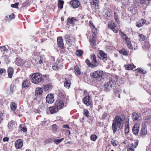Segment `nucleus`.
Instances as JSON below:
<instances>
[{
    "mask_svg": "<svg viewBox=\"0 0 151 151\" xmlns=\"http://www.w3.org/2000/svg\"><path fill=\"white\" fill-rule=\"evenodd\" d=\"M124 121L119 116H116L113 121L112 127L113 132L114 134L116 131L117 128L121 129L123 126Z\"/></svg>",
    "mask_w": 151,
    "mask_h": 151,
    "instance_id": "obj_1",
    "label": "nucleus"
},
{
    "mask_svg": "<svg viewBox=\"0 0 151 151\" xmlns=\"http://www.w3.org/2000/svg\"><path fill=\"white\" fill-rule=\"evenodd\" d=\"M46 76L44 75L43 76L41 74L36 73H34L31 76V81L34 84H38L40 83L43 82V78H46Z\"/></svg>",
    "mask_w": 151,
    "mask_h": 151,
    "instance_id": "obj_2",
    "label": "nucleus"
},
{
    "mask_svg": "<svg viewBox=\"0 0 151 151\" xmlns=\"http://www.w3.org/2000/svg\"><path fill=\"white\" fill-rule=\"evenodd\" d=\"M32 56L35 60L40 64L42 63L45 59L44 56L40 55V53L37 50H35L33 52Z\"/></svg>",
    "mask_w": 151,
    "mask_h": 151,
    "instance_id": "obj_3",
    "label": "nucleus"
},
{
    "mask_svg": "<svg viewBox=\"0 0 151 151\" xmlns=\"http://www.w3.org/2000/svg\"><path fill=\"white\" fill-rule=\"evenodd\" d=\"M89 24L92 30V32L94 34L93 35V37L92 38V39L91 40V38H90L89 40L91 45H92L93 47L94 48L96 45L94 34L96 32L97 29L95 27L92 21H90Z\"/></svg>",
    "mask_w": 151,
    "mask_h": 151,
    "instance_id": "obj_4",
    "label": "nucleus"
},
{
    "mask_svg": "<svg viewBox=\"0 0 151 151\" xmlns=\"http://www.w3.org/2000/svg\"><path fill=\"white\" fill-rule=\"evenodd\" d=\"M66 100V99L65 98L64 95L60 96L59 95L57 100L55 103V105L59 109H62L64 106V103Z\"/></svg>",
    "mask_w": 151,
    "mask_h": 151,
    "instance_id": "obj_5",
    "label": "nucleus"
},
{
    "mask_svg": "<svg viewBox=\"0 0 151 151\" xmlns=\"http://www.w3.org/2000/svg\"><path fill=\"white\" fill-rule=\"evenodd\" d=\"M117 81V79L116 78H111L109 81L104 85V88L105 90L106 91L110 90L112 87L116 84Z\"/></svg>",
    "mask_w": 151,
    "mask_h": 151,
    "instance_id": "obj_6",
    "label": "nucleus"
},
{
    "mask_svg": "<svg viewBox=\"0 0 151 151\" xmlns=\"http://www.w3.org/2000/svg\"><path fill=\"white\" fill-rule=\"evenodd\" d=\"M121 35L123 39V41L127 44L128 48L129 49H132L133 47L131 45L130 39L125 34L122 32H121Z\"/></svg>",
    "mask_w": 151,
    "mask_h": 151,
    "instance_id": "obj_7",
    "label": "nucleus"
},
{
    "mask_svg": "<svg viewBox=\"0 0 151 151\" xmlns=\"http://www.w3.org/2000/svg\"><path fill=\"white\" fill-rule=\"evenodd\" d=\"M104 74L103 71L98 70L94 71L91 74V76L92 78H100L102 77Z\"/></svg>",
    "mask_w": 151,
    "mask_h": 151,
    "instance_id": "obj_8",
    "label": "nucleus"
},
{
    "mask_svg": "<svg viewBox=\"0 0 151 151\" xmlns=\"http://www.w3.org/2000/svg\"><path fill=\"white\" fill-rule=\"evenodd\" d=\"M104 17L106 19H109L112 17V12L109 8L105 9L104 11Z\"/></svg>",
    "mask_w": 151,
    "mask_h": 151,
    "instance_id": "obj_9",
    "label": "nucleus"
},
{
    "mask_svg": "<svg viewBox=\"0 0 151 151\" xmlns=\"http://www.w3.org/2000/svg\"><path fill=\"white\" fill-rule=\"evenodd\" d=\"M138 143V141L137 140L134 143L129 145L128 147L127 151H134V149L137 147Z\"/></svg>",
    "mask_w": 151,
    "mask_h": 151,
    "instance_id": "obj_10",
    "label": "nucleus"
},
{
    "mask_svg": "<svg viewBox=\"0 0 151 151\" xmlns=\"http://www.w3.org/2000/svg\"><path fill=\"white\" fill-rule=\"evenodd\" d=\"M83 101L84 103L86 104V106H88L91 104L92 100L88 95V96H86L84 97Z\"/></svg>",
    "mask_w": 151,
    "mask_h": 151,
    "instance_id": "obj_11",
    "label": "nucleus"
},
{
    "mask_svg": "<svg viewBox=\"0 0 151 151\" xmlns=\"http://www.w3.org/2000/svg\"><path fill=\"white\" fill-rule=\"evenodd\" d=\"M46 100L48 103H52L54 101L53 95L51 94H48L46 98Z\"/></svg>",
    "mask_w": 151,
    "mask_h": 151,
    "instance_id": "obj_12",
    "label": "nucleus"
},
{
    "mask_svg": "<svg viewBox=\"0 0 151 151\" xmlns=\"http://www.w3.org/2000/svg\"><path fill=\"white\" fill-rule=\"evenodd\" d=\"M23 144V141L21 139H19L16 141L15 142V147L16 148L20 149L22 147Z\"/></svg>",
    "mask_w": 151,
    "mask_h": 151,
    "instance_id": "obj_13",
    "label": "nucleus"
},
{
    "mask_svg": "<svg viewBox=\"0 0 151 151\" xmlns=\"http://www.w3.org/2000/svg\"><path fill=\"white\" fill-rule=\"evenodd\" d=\"M91 60L93 68L96 67L99 65V63L96 60V58L95 55H91Z\"/></svg>",
    "mask_w": 151,
    "mask_h": 151,
    "instance_id": "obj_14",
    "label": "nucleus"
},
{
    "mask_svg": "<svg viewBox=\"0 0 151 151\" xmlns=\"http://www.w3.org/2000/svg\"><path fill=\"white\" fill-rule=\"evenodd\" d=\"M108 27L110 28L115 33H116L118 32V30L115 28V24L112 21L110 22L108 24Z\"/></svg>",
    "mask_w": 151,
    "mask_h": 151,
    "instance_id": "obj_15",
    "label": "nucleus"
},
{
    "mask_svg": "<svg viewBox=\"0 0 151 151\" xmlns=\"http://www.w3.org/2000/svg\"><path fill=\"white\" fill-rule=\"evenodd\" d=\"M78 21L76 18L74 17H69L67 19L68 24L74 25L75 23Z\"/></svg>",
    "mask_w": 151,
    "mask_h": 151,
    "instance_id": "obj_16",
    "label": "nucleus"
},
{
    "mask_svg": "<svg viewBox=\"0 0 151 151\" xmlns=\"http://www.w3.org/2000/svg\"><path fill=\"white\" fill-rule=\"evenodd\" d=\"M139 124L138 123H137L134 124L132 128V131L134 134H137L139 131Z\"/></svg>",
    "mask_w": 151,
    "mask_h": 151,
    "instance_id": "obj_17",
    "label": "nucleus"
},
{
    "mask_svg": "<svg viewBox=\"0 0 151 151\" xmlns=\"http://www.w3.org/2000/svg\"><path fill=\"white\" fill-rule=\"evenodd\" d=\"M64 86L68 88H69L70 87L71 84L70 79L69 78H65L64 81Z\"/></svg>",
    "mask_w": 151,
    "mask_h": 151,
    "instance_id": "obj_18",
    "label": "nucleus"
},
{
    "mask_svg": "<svg viewBox=\"0 0 151 151\" xmlns=\"http://www.w3.org/2000/svg\"><path fill=\"white\" fill-rule=\"evenodd\" d=\"M24 60L21 59L19 58H16L15 61L16 65L18 66H23V63Z\"/></svg>",
    "mask_w": 151,
    "mask_h": 151,
    "instance_id": "obj_19",
    "label": "nucleus"
},
{
    "mask_svg": "<svg viewBox=\"0 0 151 151\" xmlns=\"http://www.w3.org/2000/svg\"><path fill=\"white\" fill-rule=\"evenodd\" d=\"M30 85V81L28 80H24L22 83V87L23 88H27L29 87Z\"/></svg>",
    "mask_w": 151,
    "mask_h": 151,
    "instance_id": "obj_20",
    "label": "nucleus"
},
{
    "mask_svg": "<svg viewBox=\"0 0 151 151\" xmlns=\"http://www.w3.org/2000/svg\"><path fill=\"white\" fill-rule=\"evenodd\" d=\"M70 4L73 8H77L80 6V3L78 0H73L71 1Z\"/></svg>",
    "mask_w": 151,
    "mask_h": 151,
    "instance_id": "obj_21",
    "label": "nucleus"
},
{
    "mask_svg": "<svg viewBox=\"0 0 151 151\" xmlns=\"http://www.w3.org/2000/svg\"><path fill=\"white\" fill-rule=\"evenodd\" d=\"M93 9H98L99 8V0H93V2L91 4Z\"/></svg>",
    "mask_w": 151,
    "mask_h": 151,
    "instance_id": "obj_22",
    "label": "nucleus"
},
{
    "mask_svg": "<svg viewBox=\"0 0 151 151\" xmlns=\"http://www.w3.org/2000/svg\"><path fill=\"white\" fill-rule=\"evenodd\" d=\"M57 42L58 47L61 48H63L64 47V45L63 40L61 37H59L57 38Z\"/></svg>",
    "mask_w": 151,
    "mask_h": 151,
    "instance_id": "obj_23",
    "label": "nucleus"
},
{
    "mask_svg": "<svg viewBox=\"0 0 151 151\" xmlns=\"http://www.w3.org/2000/svg\"><path fill=\"white\" fill-rule=\"evenodd\" d=\"M43 91L42 89L40 88H37L35 91V95L37 97H40L42 94Z\"/></svg>",
    "mask_w": 151,
    "mask_h": 151,
    "instance_id": "obj_24",
    "label": "nucleus"
},
{
    "mask_svg": "<svg viewBox=\"0 0 151 151\" xmlns=\"http://www.w3.org/2000/svg\"><path fill=\"white\" fill-rule=\"evenodd\" d=\"M8 127L10 130H13L15 128V122L13 121H11L9 122Z\"/></svg>",
    "mask_w": 151,
    "mask_h": 151,
    "instance_id": "obj_25",
    "label": "nucleus"
},
{
    "mask_svg": "<svg viewBox=\"0 0 151 151\" xmlns=\"http://www.w3.org/2000/svg\"><path fill=\"white\" fill-rule=\"evenodd\" d=\"M7 73L9 77V78H12L14 73L13 68L11 67L8 68L7 70Z\"/></svg>",
    "mask_w": 151,
    "mask_h": 151,
    "instance_id": "obj_26",
    "label": "nucleus"
},
{
    "mask_svg": "<svg viewBox=\"0 0 151 151\" xmlns=\"http://www.w3.org/2000/svg\"><path fill=\"white\" fill-rule=\"evenodd\" d=\"M124 67L127 70H129L133 69L134 68H136V66L133 64H130L124 65Z\"/></svg>",
    "mask_w": 151,
    "mask_h": 151,
    "instance_id": "obj_27",
    "label": "nucleus"
},
{
    "mask_svg": "<svg viewBox=\"0 0 151 151\" xmlns=\"http://www.w3.org/2000/svg\"><path fill=\"white\" fill-rule=\"evenodd\" d=\"M150 45L147 40L142 45V47L143 49L147 50L149 48Z\"/></svg>",
    "mask_w": 151,
    "mask_h": 151,
    "instance_id": "obj_28",
    "label": "nucleus"
},
{
    "mask_svg": "<svg viewBox=\"0 0 151 151\" xmlns=\"http://www.w3.org/2000/svg\"><path fill=\"white\" fill-rule=\"evenodd\" d=\"M99 55L101 59L104 60L107 58V55L102 51H100L99 53Z\"/></svg>",
    "mask_w": 151,
    "mask_h": 151,
    "instance_id": "obj_29",
    "label": "nucleus"
},
{
    "mask_svg": "<svg viewBox=\"0 0 151 151\" xmlns=\"http://www.w3.org/2000/svg\"><path fill=\"white\" fill-rule=\"evenodd\" d=\"M146 22L145 20L142 19L137 23L136 26L138 27H140L143 26L145 23Z\"/></svg>",
    "mask_w": 151,
    "mask_h": 151,
    "instance_id": "obj_30",
    "label": "nucleus"
},
{
    "mask_svg": "<svg viewBox=\"0 0 151 151\" xmlns=\"http://www.w3.org/2000/svg\"><path fill=\"white\" fill-rule=\"evenodd\" d=\"M49 110L51 114H54L57 112L59 109L55 106L50 107L49 108Z\"/></svg>",
    "mask_w": 151,
    "mask_h": 151,
    "instance_id": "obj_31",
    "label": "nucleus"
},
{
    "mask_svg": "<svg viewBox=\"0 0 151 151\" xmlns=\"http://www.w3.org/2000/svg\"><path fill=\"white\" fill-rule=\"evenodd\" d=\"M140 133L142 137L145 136L147 134V129L145 127H143L142 128Z\"/></svg>",
    "mask_w": 151,
    "mask_h": 151,
    "instance_id": "obj_32",
    "label": "nucleus"
},
{
    "mask_svg": "<svg viewBox=\"0 0 151 151\" xmlns=\"http://www.w3.org/2000/svg\"><path fill=\"white\" fill-rule=\"evenodd\" d=\"M19 130L23 132H26L27 130L26 127L24 124L20 125L19 127Z\"/></svg>",
    "mask_w": 151,
    "mask_h": 151,
    "instance_id": "obj_33",
    "label": "nucleus"
},
{
    "mask_svg": "<svg viewBox=\"0 0 151 151\" xmlns=\"http://www.w3.org/2000/svg\"><path fill=\"white\" fill-rule=\"evenodd\" d=\"M4 62L6 64H8L10 62V59L9 58V56L4 55L3 56Z\"/></svg>",
    "mask_w": 151,
    "mask_h": 151,
    "instance_id": "obj_34",
    "label": "nucleus"
},
{
    "mask_svg": "<svg viewBox=\"0 0 151 151\" xmlns=\"http://www.w3.org/2000/svg\"><path fill=\"white\" fill-rule=\"evenodd\" d=\"M74 68L76 74L77 76L80 75L81 73V71L78 67L77 66H76Z\"/></svg>",
    "mask_w": 151,
    "mask_h": 151,
    "instance_id": "obj_35",
    "label": "nucleus"
},
{
    "mask_svg": "<svg viewBox=\"0 0 151 151\" xmlns=\"http://www.w3.org/2000/svg\"><path fill=\"white\" fill-rule=\"evenodd\" d=\"M136 71L140 74H145L146 73V71L141 68H138L136 70Z\"/></svg>",
    "mask_w": 151,
    "mask_h": 151,
    "instance_id": "obj_36",
    "label": "nucleus"
},
{
    "mask_svg": "<svg viewBox=\"0 0 151 151\" xmlns=\"http://www.w3.org/2000/svg\"><path fill=\"white\" fill-rule=\"evenodd\" d=\"M10 105L12 110L13 111H15L17 108V106L16 104L14 102H12L11 103Z\"/></svg>",
    "mask_w": 151,
    "mask_h": 151,
    "instance_id": "obj_37",
    "label": "nucleus"
},
{
    "mask_svg": "<svg viewBox=\"0 0 151 151\" xmlns=\"http://www.w3.org/2000/svg\"><path fill=\"white\" fill-rule=\"evenodd\" d=\"M132 119L134 120H137L139 118L138 115L135 113H134L132 115Z\"/></svg>",
    "mask_w": 151,
    "mask_h": 151,
    "instance_id": "obj_38",
    "label": "nucleus"
},
{
    "mask_svg": "<svg viewBox=\"0 0 151 151\" xmlns=\"http://www.w3.org/2000/svg\"><path fill=\"white\" fill-rule=\"evenodd\" d=\"M15 16L13 13H12L11 15H9L7 16L6 17V19L11 20L15 18Z\"/></svg>",
    "mask_w": 151,
    "mask_h": 151,
    "instance_id": "obj_39",
    "label": "nucleus"
},
{
    "mask_svg": "<svg viewBox=\"0 0 151 151\" xmlns=\"http://www.w3.org/2000/svg\"><path fill=\"white\" fill-rule=\"evenodd\" d=\"M64 4V1L61 0H59L58 6V7L60 9L63 8V5Z\"/></svg>",
    "mask_w": 151,
    "mask_h": 151,
    "instance_id": "obj_40",
    "label": "nucleus"
},
{
    "mask_svg": "<svg viewBox=\"0 0 151 151\" xmlns=\"http://www.w3.org/2000/svg\"><path fill=\"white\" fill-rule=\"evenodd\" d=\"M97 136L95 134H92L91 135L90 138L91 141H95L97 139Z\"/></svg>",
    "mask_w": 151,
    "mask_h": 151,
    "instance_id": "obj_41",
    "label": "nucleus"
},
{
    "mask_svg": "<svg viewBox=\"0 0 151 151\" xmlns=\"http://www.w3.org/2000/svg\"><path fill=\"white\" fill-rule=\"evenodd\" d=\"M83 51L81 50H78L76 51V55L78 56H82L83 54Z\"/></svg>",
    "mask_w": 151,
    "mask_h": 151,
    "instance_id": "obj_42",
    "label": "nucleus"
},
{
    "mask_svg": "<svg viewBox=\"0 0 151 151\" xmlns=\"http://www.w3.org/2000/svg\"><path fill=\"white\" fill-rule=\"evenodd\" d=\"M140 3L142 4H148L150 2V0H140Z\"/></svg>",
    "mask_w": 151,
    "mask_h": 151,
    "instance_id": "obj_43",
    "label": "nucleus"
},
{
    "mask_svg": "<svg viewBox=\"0 0 151 151\" xmlns=\"http://www.w3.org/2000/svg\"><path fill=\"white\" fill-rule=\"evenodd\" d=\"M119 52L120 54H122L124 55H126L128 54L127 51L125 49L120 50L119 51Z\"/></svg>",
    "mask_w": 151,
    "mask_h": 151,
    "instance_id": "obj_44",
    "label": "nucleus"
},
{
    "mask_svg": "<svg viewBox=\"0 0 151 151\" xmlns=\"http://www.w3.org/2000/svg\"><path fill=\"white\" fill-rule=\"evenodd\" d=\"M86 63L87 65L89 67H90L91 68H93V64L92 63H91L89 61V60L88 59H86Z\"/></svg>",
    "mask_w": 151,
    "mask_h": 151,
    "instance_id": "obj_45",
    "label": "nucleus"
},
{
    "mask_svg": "<svg viewBox=\"0 0 151 151\" xmlns=\"http://www.w3.org/2000/svg\"><path fill=\"white\" fill-rule=\"evenodd\" d=\"M50 87L51 86L50 84L45 85L43 87L45 91H46L50 88Z\"/></svg>",
    "mask_w": 151,
    "mask_h": 151,
    "instance_id": "obj_46",
    "label": "nucleus"
},
{
    "mask_svg": "<svg viewBox=\"0 0 151 151\" xmlns=\"http://www.w3.org/2000/svg\"><path fill=\"white\" fill-rule=\"evenodd\" d=\"M129 126L128 124L126 126L125 128L124 132L125 134L128 133L129 132Z\"/></svg>",
    "mask_w": 151,
    "mask_h": 151,
    "instance_id": "obj_47",
    "label": "nucleus"
},
{
    "mask_svg": "<svg viewBox=\"0 0 151 151\" xmlns=\"http://www.w3.org/2000/svg\"><path fill=\"white\" fill-rule=\"evenodd\" d=\"M63 138H62L60 139H55L54 140V142L56 144H58L59 143L61 142L63 140Z\"/></svg>",
    "mask_w": 151,
    "mask_h": 151,
    "instance_id": "obj_48",
    "label": "nucleus"
},
{
    "mask_svg": "<svg viewBox=\"0 0 151 151\" xmlns=\"http://www.w3.org/2000/svg\"><path fill=\"white\" fill-rule=\"evenodd\" d=\"M114 19H115V21L117 22H118L119 19V18L118 17V15L117 14V13H116L115 12H114Z\"/></svg>",
    "mask_w": 151,
    "mask_h": 151,
    "instance_id": "obj_49",
    "label": "nucleus"
},
{
    "mask_svg": "<svg viewBox=\"0 0 151 151\" xmlns=\"http://www.w3.org/2000/svg\"><path fill=\"white\" fill-rule=\"evenodd\" d=\"M118 144V142L115 140H112L111 141V144L114 146H116Z\"/></svg>",
    "mask_w": 151,
    "mask_h": 151,
    "instance_id": "obj_50",
    "label": "nucleus"
},
{
    "mask_svg": "<svg viewBox=\"0 0 151 151\" xmlns=\"http://www.w3.org/2000/svg\"><path fill=\"white\" fill-rule=\"evenodd\" d=\"M139 40L140 41H143L145 39V37L142 34L139 35Z\"/></svg>",
    "mask_w": 151,
    "mask_h": 151,
    "instance_id": "obj_51",
    "label": "nucleus"
},
{
    "mask_svg": "<svg viewBox=\"0 0 151 151\" xmlns=\"http://www.w3.org/2000/svg\"><path fill=\"white\" fill-rule=\"evenodd\" d=\"M0 50L1 51H4L7 52L8 50L4 46L0 47Z\"/></svg>",
    "mask_w": 151,
    "mask_h": 151,
    "instance_id": "obj_52",
    "label": "nucleus"
},
{
    "mask_svg": "<svg viewBox=\"0 0 151 151\" xmlns=\"http://www.w3.org/2000/svg\"><path fill=\"white\" fill-rule=\"evenodd\" d=\"M14 87L13 85H11L10 87V93H12L14 91Z\"/></svg>",
    "mask_w": 151,
    "mask_h": 151,
    "instance_id": "obj_53",
    "label": "nucleus"
},
{
    "mask_svg": "<svg viewBox=\"0 0 151 151\" xmlns=\"http://www.w3.org/2000/svg\"><path fill=\"white\" fill-rule=\"evenodd\" d=\"M84 112L85 115L88 117L89 116V111L87 110L84 109Z\"/></svg>",
    "mask_w": 151,
    "mask_h": 151,
    "instance_id": "obj_54",
    "label": "nucleus"
},
{
    "mask_svg": "<svg viewBox=\"0 0 151 151\" xmlns=\"http://www.w3.org/2000/svg\"><path fill=\"white\" fill-rule=\"evenodd\" d=\"M30 63L24 60V62L23 63V66H28L30 65Z\"/></svg>",
    "mask_w": 151,
    "mask_h": 151,
    "instance_id": "obj_55",
    "label": "nucleus"
},
{
    "mask_svg": "<svg viewBox=\"0 0 151 151\" xmlns=\"http://www.w3.org/2000/svg\"><path fill=\"white\" fill-rule=\"evenodd\" d=\"M52 68L53 70H57L59 69V67L57 65H54L52 66Z\"/></svg>",
    "mask_w": 151,
    "mask_h": 151,
    "instance_id": "obj_56",
    "label": "nucleus"
},
{
    "mask_svg": "<svg viewBox=\"0 0 151 151\" xmlns=\"http://www.w3.org/2000/svg\"><path fill=\"white\" fill-rule=\"evenodd\" d=\"M108 115V113L106 112H105L103 114L102 116V118L104 119H105L106 118L107 116Z\"/></svg>",
    "mask_w": 151,
    "mask_h": 151,
    "instance_id": "obj_57",
    "label": "nucleus"
},
{
    "mask_svg": "<svg viewBox=\"0 0 151 151\" xmlns=\"http://www.w3.org/2000/svg\"><path fill=\"white\" fill-rule=\"evenodd\" d=\"M18 3H16L14 4H12L11 6L13 8H17L18 6Z\"/></svg>",
    "mask_w": 151,
    "mask_h": 151,
    "instance_id": "obj_58",
    "label": "nucleus"
},
{
    "mask_svg": "<svg viewBox=\"0 0 151 151\" xmlns=\"http://www.w3.org/2000/svg\"><path fill=\"white\" fill-rule=\"evenodd\" d=\"M52 128L53 130L56 131L57 129V126L56 124H53L52 125Z\"/></svg>",
    "mask_w": 151,
    "mask_h": 151,
    "instance_id": "obj_59",
    "label": "nucleus"
},
{
    "mask_svg": "<svg viewBox=\"0 0 151 151\" xmlns=\"http://www.w3.org/2000/svg\"><path fill=\"white\" fill-rule=\"evenodd\" d=\"M3 113L1 112H0V123L3 120Z\"/></svg>",
    "mask_w": 151,
    "mask_h": 151,
    "instance_id": "obj_60",
    "label": "nucleus"
},
{
    "mask_svg": "<svg viewBox=\"0 0 151 151\" xmlns=\"http://www.w3.org/2000/svg\"><path fill=\"white\" fill-rule=\"evenodd\" d=\"M33 112L35 113H38L39 114H40V111L39 109H35L33 110Z\"/></svg>",
    "mask_w": 151,
    "mask_h": 151,
    "instance_id": "obj_61",
    "label": "nucleus"
},
{
    "mask_svg": "<svg viewBox=\"0 0 151 151\" xmlns=\"http://www.w3.org/2000/svg\"><path fill=\"white\" fill-rule=\"evenodd\" d=\"M52 140L51 139H46L45 140V142L46 143H50L52 142Z\"/></svg>",
    "mask_w": 151,
    "mask_h": 151,
    "instance_id": "obj_62",
    "label": "nucleus"
},
{
    "mask_svg": "<svg viewBox=\"0 0 151 151\" xmlns=\"http://www.w3.org/2000/svg\"><path fill=\"white\" fill-rule=\"evenodd\" d=\"M132 14H135L137 13V12L136 9H134L132 10Z\"/></svg>",
    "mask_w": 151,
    "mask_h": 151,
    "instance_id": "obj_63",
    "label": "nucleus"
},
{
    "mask_svg": "<svg viewBox=\"0 0 151 151\" xmlns=\"http://www.w3.org/2000/svg\"><path fill=\"white\" fill-rule=\"evenodd\" d=\"M63 127L67 129H69V126L68 124L64 125H63Z\"/></svg>",
    "mask_w": 151,
    "mask_h": 151,
    "instance_id": "obj_64",
    "label": "nucleus"
}]
</instances>
